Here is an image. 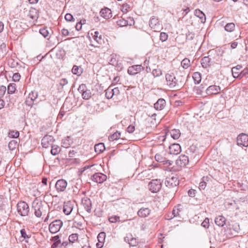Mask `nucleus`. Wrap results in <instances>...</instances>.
Segmentation results:
<instances>
[{
  "label": "nucleus",
  "mask_w": 248,
  "mask_h": 248,
  "mask_svg": "<svg viewBox=\"0 0 248 248\" xmlns=\"http://www.w3.org/2000/svg\"><path fill=\"white\" fill-rule=\"evenodd\" d=\"M32 208L34 210L35 216L41 217L42 216H46L48 206L46 203H43L41 201L36 198L32 202Z\"/></svg>",
  "instance_id": "obj_1"
},
{
  "label": "nucleus",
  "mask_w": 248,
  "mask_h": 248,
  "mask_svg": "<svg viewBox=\"0 0 248 248\" xmlns=\"http://www.w3.org/2000/svg\"><path fill=\"white\" fill-rule=\"evenodd\" d=\"M166 80L167 84L171 89L178 90L183 85L181 81H179L173 74H167Z\"/></svg>",
  "instance_id": "obj_2"
},
{
  "label": "nucleus",
  "mask_w": 248,
  "mask_h": 248,
  "mask_svg": "<svg viewBox=\"0 0 248 248\" xmlns=\"http://www.w3.org/2000/svg\"><path fill=\"white\" fill-rule=\"evenodd\" d=\"M17 211L21 216H26L29 212V207L28 204L23 201H20L17 204Z\"/></svg>",
  "instance_id": "obj_3"
},
{
  "label": "nucleus",
  "mask_w": 248,
  "mask_h": 248,
  "mask_svg": "<svg viewBox=\"0 0 248 248\" xmlns=\"http://www.w3.org/2000/svg\"><path fill=\"white\" fill-rule=\"evenodd\" d=\"M149 190L153 193L158 192L161 187L162 184L160 180H153L149 184Z\"/></svg>",
  "instance_id": "obj_4"
},
{
  "label": "nucleus",
  "mask_w": 248,
  "mask_h": 248,
  "mask_svg": "<svg viewBox=\"0 0 248 248\" xmlns=\"http://www.w3.org/2000/svg\"><path fill=\"white\" fill-rule=\"evenodd\" d=\"M165 184L169 188H173L179 185V180L177 177L170 176L167 177L165 181Z\"/></svg>",
  "instance_id": "obj_5"
},
{
  "label": "nucleus",
  "mask_w": 248,
  "mask_h": 248,
  "mask_svg": "<svg viewBox=\"0 0 248 248\" xmlns=\"http://www.w3.org/2000/svg\"><path fill=\"white\" fill-rule=\"evenodd\" d=\"M62 227V221L55 220L52 222L49 225V230L51 233H55L60 231Z\"/></svg>",
  "instance_id": "obj_6"
},
{
  "label": "nucleus",
  "mask_w": 248,
  "mask_h": 248,
  "mask_svg": "<svg viewBox=\"0 0 248 248\" xmlns=\"http://www.w3.org/2000/svg\"><path fill=\"white\" fill-rule=\"evenodd\" d=\"M150 27L155 31H159L162 29L161 25L160 24L158 19L155 17H153L149 21Z\"/></svg>",
  "instance_id": "obj_7"
},
{
  "label": "nucleus",
  "mask_w": 248,
  "mask_h": 248,
  "mask_svg": "<svg viewBox=\"0 0 248 248\" xmlns=\"http://www.w3.org/2000/svg\"><path fill=\"white\" fill-rule=\"evenodd\" d=\"M74 202L69 201L65 202L63 205V212L66 215H69L73 210Z\"/></svg>",
  "instance_id": "obj_8"
},
{
  "label": "nucleus",
  "mask_w": 248,
  "mask_h": 248,
  "mask_svg": "<svg viewBox=\"0 0 248 248\" xmlns=\"http://www.w3.org/2000/svg\"><path fill=\"white\" fill-rule=\"evenodd\" d=\"M53 137L50 135H46L42 139V144L44 148H47L53 145Z\"/></svg>",
  "instance_id": "obj_9"
},
{
  "label": "nucleus",
  "mask_w": 248,
  "mask_h": 248,
  "mask_svg": "<svg viewBox=\"0 0 248 248\" xmlns=\"http://www.w3.org/2000/svg\"><path fill=\"white\" fill-rule=\"evenodd\" d=\"M107 176L103 173L98 172L95 173L92 176V180L97 183H102L107 179Z\"/></svg>",
  "instance_id": "obj_10"
},
{
  "label": "nucleus",
  "mask_w": 248,
  "mask_h": 248,
  "mask_svg": "<svg viewBox=\"0 0 248 248\" xmlns=\"http://www.w3.org/2000/svg\"><path fill=\"white\" fill-rule=\"evenodd\" d=\"M237 142L238 145H242L245 147H248V135L244 133L240 134L237 137Z\"/></svg>",
  "instance_id": "obj_11"
},
{
  "label": "nucleus",
  "mask_w": 248,
  "mask_h": 248,
  "mask_svg": "<svg viewBox=\"0 0 248 248\" xmlns=\"http://www.w3.org/2000/svg\"><path fill=\"white\" fill-rule=\"evenodd\" d=\"M221 91V88L219 86L213 85L209 86L206 90V93L208 95H216L218 94Z\"/></svg>",
  "instance_id": "obj_12"
},
{
  "label": "nucleus",
  "mask_w": 248,
  "mask_h": 248,
  "mask_svg": "<svg viewBox=\"0 0 248 248\" xmlns=\"http://www.w3.org/2000/svg\"><path fill=\"white\" fill-rule=\"evenodd\" d=\"M143 69L140 65H136L130 66L127 70L128 73L130 75H135L140 72Z\"/></svg>",
  "instance_id": "obj_13"
},
{
  "label": "nucleus",
  "mask_w": 248,
  "mask_h": 248,
  "mask_svg": "<svg viewBox=\"0 0 248 248\" xmlns=\"http://www.w3.org/2000/svg\"><path fill=\"white\" fill-rule=\"evenodd\" d=\"M155 160L157 162L162 163L163 164H169L170 165L171 164V161L167 159L164 156L163 153L156 154L155 157Z\"/></svg>",
  "instance_id": "obj_14"
},
{
  "label": "nucleus",
  "mask_w": 248,
  "mask_h": 248,
  "mask_svg": "<svg viewBox=\"0 0 248 248\" xmlns=\"http://www.w3.org/2000/svg\"><path fill=\"white\" fill-rule=\"evenodd\" d=\"M86 87L85 85L82 84L80 85L78 90L82 92V96L83 99H88L92 96V93L90 90H85L84 88Z\"/></svg>",
  "instance_id": "obj_15"
},
{
  "label": "nucleus",
  "mask_w": 248,
  "mask_h": 248,
  "mask_svg": "<svg viewBox=\"0 0 248 248\" xmlns=\"http://www.w3.org/2000/svg\"><path fill=\"white\" fill-rule=\"evenodd\" d=\"M37 96L38 94L36 92H31L29 93L28 98L26 99V104L28 106H31L34 101L37 99Z\"/></svg>",
  "instance_id": "obj_16"
},
{
  "label": "nucleus",
  "mask_w": 248,
  "mask_h": 248,
  "mask_svg": "<svg viewBox=\"0 0 248 248\" xmlns=\"http://www.w3.org/2000/svg\"><path fill=\"white\" fill-rule=\"evenodd\" d=\"M170 152L171 154L177 155L181 152V147L179 144H173L170 147Z\"/></svg>",
  "instance_id": "obj_17"
},
{
  "label": "nucleus",
  "mask_w": 248,
  "mask_h": 248,
  "mask_svg": "<svg viewBox=\"0 0 248 248\" xmlns=\"http://www.w3.org/2000/svg\"><path fill=\"white\" fill-rule=\"evenodd\" d=\"M189 160L187 156L185 155H181L179 159L177 160V163L181 167L186 166L188 163Z\"/></svg>",
  "instance_id": "obj_18"
},
{
  "label": "nucleus",
  "mask_w": 248,
  "mask_h": 248,
  "mask_svg": "<svg viewBox=\"0 0 248 248\" xmlns=\"http://www.w3.org/2000/svg\"><path fill=\"white\" fill-rule=\"evenodd\" d=\"M151 210L148 208L142 207L138 212V215L140 217H146L150 215Z\"/></svg>",
  "instance_id": "obj_19"
},
{
  "label": "nucleus",
  "mask_w": 248,
  "mask_h": 248,
  "mask_svg": "<svg viewBox=\"0 0 248 248\" xmlns=\"http://www.w3.org/2000/svg\"><path fill=\"white\" fill-rule=\"evenodd\" d=\"M165 105V100L163 98H160L154 104V107L155 109L161 110L164 108Z\"/></svg>",
  "instance_id": "obj_20"
},
{
  "label": "nucleus",
  "mask_w": 248,
  "mask_h": 248,
  "mask_svg": "<svg viewBox=\"0 0 248 248\" xmlns=\"http://www.w3.org/2000/svg\"><path fill=\"white\" fill-rule=\"evenodd\" d=\"M226 218L222 215L217 217L215 219L216 224L219 227H223L226 223Z\"/></svg>",
  "instance_id": "obj_21"
},
{
  "label": "nucleus",
  "mask_w": 248,
  "mask_h": 248,
  "mask_svg": "<svg viewBox=\"0 0 248 248\" xmlns=\"http://www.w3.org/2000/svg\"><path fill=\"white\" fill-rule=\"evenodd\" d=\"M101 16L105 19H109L112 17V13L110 9L105 8L100 11Z\"/></svg>",
  "instance_id": "obj_22"
},
{
  "label": "nucleus",
  "mask_w": 248,
  "mask_h": 248,
  "mask_svg": "<svg viewBox=\"0 0 248 248\" xmlns=\"http://www.w3.org/2000/svg\"><path fill=\"white\" fill-rule=\"evenodd\" d=\"M211 56L204 57L201 60V64L204 68H207L211 65L212 59Z\"/></svg>",
  "instance_id": "obj_23"
},
{
  "label": "nucleus",
  "mask_w": 248,
  "mask_h": 248,
  "mask_svg": "<svg viewBox=\"0 0 248 248\" xmlns=\"http://www.w3.org/2000/svg\"><path fill=\"white\" fill-rule=\"evenodd\" d=\"M82 203L86 211L88 213H90L91 211L92 207V203L91 200L88 198L83 199L82 201Z\"/></svg>",
  "instance_id": "obj_24"
},
{
  "label": "nucleus",
  "mask_w": 248,
  "mask_h": 248,
  "mask_svg": "<svg viewBox=\"0 0 248 248\" xmlns=\"http://www.w3.org/2000/svg\"><path fill=\"white\" fill-rule=\"evenodd\" d=\"M124 241L128 242L130 246L134 247L138 244L136 238L132 237L131 235L125 237Z\"/></svg>",
  "instance_id": "obj_25"
},
{
  "label": "nucleus",
  "mask_w": 248,
  "mask_h": 248,
  "mask_svg": "<svg viewBox=\"0 0 248 248\" xmlns=\"http://www.w3.org/2000/svg\"><path fill=\"white\" fill-rule=\"evenodd\" d=\"M242 68V66L241 65H237L232 68V73L233 78H237L238 77V74Z\"/></svg>",
  "instance_id": "obj_26"
},
{
  "label": "nucleus",
  "mask_w": 248,
  "mask_h": 248,
  "mask_svg": "<svg viewBox=\"0 0 248 248\" xmlns=\"http://www.w3.org/2000/svg\"><path fill=\"white\" fill-rule=\"evenodd\" d=\"M52 51L55 53L56 58L59 60L62 59V50L59 46H56L54 48Z\"/></svg>",
  "instance_id": "obj_27"
},
{
  "label": "nucleus",
  "mask_w": 248,
  "mask_h": 248,
  "mask_svg": "<svg viewBox=\"0 0 248 248\" xmlns=\"http://www.w3.org/2000/svg\"><path fill=\"white\" fill-rule=\"evenodd\" d=\"M93 39L96 42L97 44H101L103 40L101 35H99V32L97 31H94L93 35Z\"/></svg>",
  "instance_id": "obj_28"
},
{
  "label": "nucleus",
  "mask_w": 248,
  "mask_h": 248,
  "mask_svg": "<svg viewBox=\"0 0 248 248\" xmlns=\"http://www.w3.org/2000/svg\"><path fill=\"white\" fill-rule=\"evenodd\" d=\"M195 15L199 17L202 23H204L206 20V17L204 14L199 9H196L195 11Z\"/></svg>",
  "instance_id": "obj_29"
},
{
  "label": "nucleus",
  "mask_w": 248,
  "mask_h": 248,
  "mask_svg": "<svg viewBox=\"0 0 248 248\" xmlns=\"http://www.w3.org/2000/svg\"><path fill=\"white\" fill-rule=\"evenodd\" d=\"M129 19L131 20L132 23H130L129 24L127 20H126L124 19H121L119 20L117 22V25L118 26H119L120 27H124V26H126L128 25L131 26V25H132V23H134V20H133V19H132L131 18H130Z\"/></svg>",
  "instance_id": "obj_30"
},
{
  "label": "nucleus",
  "mask_w": 248,
  "mask_h": 248,
  "mask_svg": "<svg viewBox=\"0 0 248 248\" xmlns=\"http://www.w3.org/2000/svg\"><path fill=\"white\" fill-rule=\"evenodd\" d=\"M95 151L98 154L103 152L105 150V145L103 143L96 144L94 146Z\"/></svg>",
  "instance_id": "obj_31"
},
{
  "label": "nucleus",
  "mask_w": 248,
  "mask_h": 248,
  "mask_svg": "<svg viewBox=\"0 0 248 248\" xmlns=\"http://www.w3.org/2000/svg\"><path fill=\"white\" fill-rule=\"evenodd\" d=\"M171 137L174 140H177L181 135L180 131L179 129H174L170 131Z\"/></svg>",
  "instance_id": "obj_32"
},
{
  "label": "nucleus",
  "mask_w": 248,
  "mask_h": 248,
  "mask_svg": "<svg viewBox=\"0 0 248 248\" xmlns=\"http://www.w3.org/2000/svg\"><path fill=\"white\" fill-rule=\"evenodd\" d=\"M72 73L78 76H80L83 72V69L81 66L74 65L72 70Z\"/></svg>",
  "instance_id": "obj_33"
},
{
  "label": "nucleus",
  "mask_w": 248,
  "mask_h": 248,
  "mask_svg": "<svg viewBox=\"0 0 248 248\" xmlns=\"http://www.w3.org/2000/svg\"><path fill=\"white\" fill-rule=\"evenodd\" d=\"M193 78L195 84H199L201 81V75L199 72H195L193 74Z\"/></svg>",
  "instance_id": "obj_34"
},
{
  "label": "nucleus",
  "mask_w": 248,
  "mask_h": 248,
  "mask_svg": "<svg viewBox=\"0 0 248 248\" xmlns=\"http://www.w3.org/2000/svg\"><path fill=\"white\" fill-rule=\"evenodd\" d=\"M18 146L17 141L16 140H11L8 144V148L9 150L13 151L16 149Z\"/></svg>",
  "instance_id": "obj_35"
},
{
  "label": "nucleus",
  "mask_w": 248,
  "mask_h": 248,
  "mask_svg": "<svg viewBox=\"0 0 248 248\" xmlns=\"http://www.w3.org/2000/svg\"><path fill=\"white\" fill-rule=\"evenodd\" d=\"M112 86H110L106 90L105 95L108 99H111L113 96L114 94L112 93Z\"/></svg>",
  "instance_id": "obj_36"
},
{
  "label": "nucleus",
  "mask_w": 248,
  "mask_h": 248,
  "mask_svg": "<svg viewBox=\"0 0 248 248\" xmlns=\"http://www.w3.org/2000/svg\"><path fill=\"white\" fill-rule=\"evenodd\" d=\"M120 137L121 133L118 131H116L114 134L109 136L108 137V139L110 141H114L115 140H117L119 139Z\"/></svg>",
  "instance_id": "obj_37"
},
{
  "label": "nucleus",
  "mask_w": 248,
  "mask_h": 248,
  "mask_svg": "<svg viewBox=\"0 0 248 248\" xmlns=\"http://www.w3.org/2000/svg\"><path fill=\"white\" fill-rule=\"evenodd\" d=\"M54 240V243L52 245V248H56L58 247V246L61 244V239H60V237L59 235H57L54 236L53 238Z\"/></svg>",
  "instance_id": "obj_38"
},
{
  "label": "nucleus",
  "mask_w": 248,
  "mask_h": 248,
  "mask_svg": "<svg viewBox=\"0 0 248 248\" xmlns=\"http://www.w3.org/2000/svg\"><path fill=\"white\" fill-rule=\"evenodd\" d=\"M181 65L184 69H187L190 66V60L187 58H185L181 62Z\"/></svg>",
  "instance_id": "obj_39"
},
{
  "label": "nucleus",
  "mask_w": 248,
  "mask_h": 248,
  "mask_svg": "<svg viewBox=\"0 0 248 248\" xmlns=\"http://www.w3.org/2000/svg\"><path fill=\"white\" fill-rule=\"evenodd\" d=\"M55 189L58 193L62 191V179L58 180L55 184Z\"/></svg>",
  "instance_id": "obj_40"
},
{
  "label": "nucleus",
  "mask_w": 248,
  "mask_h": 248,
  "mask_svg": "<svg viewBox=\"0 0 248 248\" xmlns=\"http://www.w3.org/2000/svg\"><path fill=\"white\" fill-rule=\"evenodd\" d=\"M73 141L70 137H67L66 139L63 142V148H67L69 147Z\"/></svg>",
  "instance_id": "obj_41"
},
{
  "label": "nucleus",
  "mask_w": 248,
  "mask_h": 248,
  "mask_svg": "<svg viewBox=\"0 0 248 248\" xmlns=\"http://www.w3.org/2000/svg\"><path fill=\"white\" fill-rule=\"evenodd\" d=\"M235 28V25L233 23H227L225 27V30L228 32H232L233 31Z\"/></svg>",
  "instance_id": "obj_42"
},
{
  "label": "nucleus",
  "mask_w": 248,
  "mask_h": 248,
  "mask_svg": "<svg viewBox=\"0 0 248 248\" xmlns=\"http://www.w3.org/2000/svg\"><path fill=\"white\" fill-rule=\"evenodd\" d=\"M51 147V153L53 155H56L58 154V153L61 151V148L57 146L52 145Z\"/></svg>",
  "instance_id": "obj_43"
},
{
  "label": "nucleus",
  "mask_w": 248,
  "mask_h": 248,
  "mask_svg": "<svg viewBox=\"0 0 248 248\" xmlns=\"http://www.w3.org/2000/svg\"><path fill=\"white\" fill-rule=\"evenodd\" d=\"M16 84H10L7 87V92L9 94L13 93L16 90Z\"/></svg>",
  "instance_id": "obj_44"
},
{
  "label": "nucleus",
  "mask_w": 248,
  "mask_h": 248,
  "mask_svg": "<svg viewBox=\"0 0 248 248\" xmlns=\"http://www.w3.org/2000/svg\"><path fill=\"white\" fill-rule=\"evenodd\" d=\"M106 237V233L104 232H101L99 233L97 236L99 243H103L105 241Z\"/></svg>",
  "instance_id": "obj_45"
},
{
  "label": "nucleus",
  "mask_w": 248,
  "mask_h": 248,
  "mask_svg": "<svg viewBox=\"0 0 248 248\" xmlns=\"http://www.w3.org/2000/svg\"><path fill=\"white\" fill-rule=\"evenodd\" d=\"M152 73L154 77H159L162 74V71L159 68L153 69Z\"/></svg>",
  "instance_id": "obj_46"
},
{
  "label": "nucleus",
  "mask_w": 248,
  "mask_h": 248,
  "mask_svg": "<svg viewBox=\"0 0 248 248\" xmlns=\"http://www.w3.org/2000/svg\"><path fill=\"white\" fill-rule=\"evenodd\" d=\"M78 239V235L77 233H73L69 236V241L70 243H73Z\"/></svg>",
  "instance_id": "obj_47"
},
{
  "label": "nucleus",
  "mask_w": 248,
  "mask_h": 248,
  "mask_svg": "<svg viewBox=\"0 0 248 248\" xmlns=\"http://www.w3.org/2000/svg\"><path fill=\"white\" fill-rule=\"evenodd\" d=\"M19 133L18 131H10L9 133V137L12 138H17L19 137Z\"/></svg>",
  "instance_id": "obj_48"
},
{
  "label": "nucleus",
  "mask_w": 248,
  "mask_h": 248,
  "mask_svg": "<svg viewBox=\"0 0 248 248\" xmlns=\"http://www.w3.org/2000/svg\"><path fill=\"white\" fill-rule=\"evenodd\" d=\"M247 74H248V69L247 68L244 69L243 71L240 72V73H239V76L237 78L241 79L243 77L246 76Z\"/></svg>",
  "instance_id": "obj_49"
},
{
  "label": "nucleus",
  "mask_w": 248,
  "mask_h": 248,
  "mask_svg": "<svg viewBox=\"0 0 248 248\" xmlns=\"http://www.w3.org/2000/svg\"><path fill=\"white\" fill-rule=\"evenodd\" d=\"M168 38V35L165 32H161L160 34V40L162 42L166 41Z\"/></svg>",
  "instance_id": "obj_50"
},
{
  "label": "nucleus",
  "mask_w": 248,
  "mask_h": 248,
  "mask_svg": "<svg viewBox=\"0 0 248 248\" xmlns=\"http://www.w3.org/2000/svg\"><path fill=\"white\" fill-rule=\"evenodd\" d=\"M34 12L36 13V10L35 9H32V10H30L29 14L28 15V16H29L30 18H31L32 19H35L37 18V16L36 15H33V13Z\"/></svg>",
  "instance_id": "obj_51"
},
{
  "label": "nucleus",
  "mask_w": 248,
  "mask_h": 248,
  "mask_svg": "<svg viewBox=\"0 0 248 248\" xmlns=\"http://www.w3.org/2000/svg\"><path fill=\"white\" fill-rule=\"evenodd\" d=\"M202 226L205 228H208L209 227V219L206 218L202 222Z\"/></svg>",
  "instance_id": "obj_52"
},
{
  "label": "nucleus",
  "mask_w": 248,
  "mask_h": 248,
  "mask_svg": "<svg viewBox=\"0 0 248 248\" xmlns=\"http://www.w3.org/2000/svg\"><path fill=\"white\" fill-rule=\"evenodd\" d=\"M6 91V87L4 86H0V98L3 97Z\"/></svg>",
  "instance_id": "obj_53"
},
{
  "label": "nucleus",
  "mask_w": 248,
  "mask_h": 248,
  "mask_svg": "<svg viewBox=\"0 0 248 248\" xmlns=\"http://www.w3.org/2000/svg\"><path fill=\"white\" fill-rule=\"evenodd\" d=\"M40 33L45 37H46L48 35V31L45 28L41 29L40 30Z\"/></svg>",
  "instance_id": "obj_54"
},
{
  "label": "nucleus",
  "mask_w": 248,
  "mask_h": 248,
  "mask_svg": "<svg viewBox=\"0 0 248 248\" xmlns=\"http://www.w3.org/2000/svg\"><path fill=\"white\" fill-rule=\"evenodd\" d=\"M203 181L201 182L200 184H199V188L202 190V189H204L206 186V182L204 181V179L205 178L204 177H203Z\"/></svg>",
  "instance_id": "obj_55"
},
{
  "label": "nucleus",
  "mask_w": 248,
  "mask_h": 248,
  "mask_svg": "<svg viewBox=\"0 0 248 248\" xmlns=\"http://www.w3.org/2000/svg\"><path fill=\"white\" fill-rule=\"evenodd\" d=\"M20 78V75L18 73L14 74L13 76V80L14 81H18Z\"/></svg>",
  "instance_id": "obj_56"
},
{
  "label": "nucleus",
  "mask_w": 248,
  "mask_h": 248,
  "mask_svg": "<svg viewBox=\"0 0 248 248\" xmlns=\"http://www.w3.org/2000/svg\"><path fill=\"white\" fill-rule=\"evenodd\" d=\"M20 233L21 237L24 238L25 239L26 238H29L30 237L26 234V231L24 229H22L20 230Z\"/></svg>",
  "instance_id": "obj_57"
},
{
  "label": "nucleus",
  "mask_w": 248,
  "mask_h": 248,
  "mask_svg": "<svg viewBox=\"0 0 248 248\" xmlns=\"http://www.w3.org/2000/svg\"><path fill=\"white\" fill-rule=\"evenodd\" d=\"M119 220V217L117 216L111 217L109 218V221L111 223H115Z\"/></svg>",
  "instance_id": "obj_58"
},
{
  "label": "nucleus",
  "mask_w": 248,
  "mask_h": 248,
  "mask_svg": "<svg viewBox=\"0 0 248 248\" xmlns=\"http://www.w3.org/2000/svg\"><path fill=\"white\" fill-rule=\"evenodd\" d=\"M64 18L67 21H71L73 19V16L70 14H67L65 15Z\"/></svg>",
  "instance_id": "obj_59"
},
{
  "label": "nucleus",
  "mask_w": 248,
  "mask_h": 248,
  "mask_svg": "<svg viewBox=\"0 0 248 248\" xmlns=\"http://www.w3.org/2000/svg\"><path fill=\"white\" fill-rule=\"evenodd\" d=\"M180 212V211L179 210V209H177V208L173 209V210L172 211V215H173V217H174L177 216H179Z\"/></svg>",
  "instance_id": "obj_60"
},
{
  "label": "nucleus",
  "mask_w": 248,
  "mask_h": 248,
  "mask_svg": "<svg viewBox=\"0 0 248 248\" xmlns=\"http://www.w3.org/2000/svg\"><path fill=\"white\" fill-rule=\"evenodd\" d=\"M135 130V126L132 125H130L127 128V131L129 133H133Z\"/></svg>",
  "instance_id": "obj_61"
},
{
  "label": "nucleus",
  "mask_w": 248,
  "mask_h": 248,
  "mask_svg": "<svg viewBox=\"0 0 248 248\" xmlns=\"http://www.w3.org/2000/svg\"><path fill=\"white\" fill-rule=\"evenodd\" d=\"M120 93L119 89L118 87L116 88H112V93H113L114 95H117Z\"/></svg>",
  "instance_id": "obj_62"
},
{
  "label": "nucleus",
  "mask_w": 248,
  "mask_h": 248,
  "mask_svg": "<svg viewBox=\"0 0 248 248\" xmlns=\"http://www.w3.org/2000/svg\"><path fill=\"white\" fill-rule=\"evenodd\" d=\"M195 192H196V191L194 189H190L188 191V195L190 197H194L195 196Z\"/></svg>",
  "instance_id": "obj_63"
},
{
  "label": "nucleus",
  "mask_w": 248,
  "mask_h": 248,
  "mask_svg": "<svg viewBox=\"0 0 248 248\" xmlns=\"http://www.w3.org/2000/svg\"><path fill=\"white\" fill-rule=\"evenodd\" d=\"M233 229L236 232H239L240 230V227L238 223H236L234 225H233Z\"/></svg>",
  "instance_id": "obj_64"
}]
</instances>
